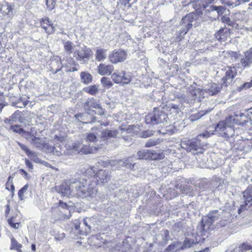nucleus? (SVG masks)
Returning <instances> with one entry per match:
<instances>
[{"label": "nucleus", "mask_w": 252, "mask_h": 252, "mask_svg": "<svg viewBox=\"0 0 252 252\" xmlns=\"http://www.w3.org/2000/svg\"><path fill=\"white\" fill-rule=\"evenodd\" d=\"M98 177L96 173L88 179L82 177L74 181L71 185V188L75 189L74 195L82 198L94 197L97 191L95 186L100 180Z\"/></svg>", "instance_id": "obj_1"}, {"label": "nucleus", "mask_w": 252, "mask_h": 252, "mask_svg": "<svg viewBox=\"0 0 252 252\" xmlns=\"http://www.w3.org/2000/svg\"><path fill=\"white\" fill-rule=\"evenodd\" d=\"M68 63L63 65L61 57L59 56H53L51 58L49 63V69L53 74H56L61 71L63 67L65 68V71L67 72H74L78 70V64L72 57L68 59Z\"/></svg>", "instance_id": "obj_2"}, {"label": "nucleus", "mask_w": 252, "mask_h": 252, "mask_svg": "<svg viewBox=\"0 0 252 252\" xmlns=\"http://www.w3.org/2000/svg\"><path fill=\"white\" fill-rule=\"evenodd\" d=\"M238 123L235 122V118L233 116H230L225 120L220 121L213 127L215 131L223 137H229L234 135V129L233 125Z\"/></svg>", "instance_id": "obj_3"}, {"label": "nucleus", "mask_w": 252, "mask_h": 252, "mask_svg": "<svg viewBox=\"0 0 252 252\" xmlns=\"http://www.w3.org/2000/svg\"><path fill=\"white\" fill-rule=\"evenodd\" d=\"M83 107L85 112L89 115L101 116L105 113L99 101L94 97L88 98L84 103Z\"/></svg>", "instance_id": "obj_4"}, {"label": "nucleus", "mask_w": 252, "mask_h": 252, "mask_svg": "<svg viewBox=\"0 0 252 252\" xmlns=\"http://www.w3.org/2000/svg\"><path fill=\"white\" fill-rule=\"evenodd\" d=\"M10 206L9 203L5 205V216L7 218V222L9 226L14 229H18L22 226L23 221L22 215L19 212L9 215Z\"/></svg>", "instance_id": "obj_5"}, {"label": "nucleus", "mask_w": 252, "mask_h": 252, "mask_svg": "<svg viewBox=\"0 0 252 252\" xmlns=\"http://www.w3.org/2000/svg\"><path fill=\"white\" fill-rule=\"evenodd\" d=\"M168 118L162 111L156 108L153 112L146 116L145 122L147 124L156 125L159 123H167Z\"/></svg>", "instance_id": "obj_6"}, {"label": "nucleus", "mask_w": 252, "mask_h": 252, "mask_svg": "<svg viewBox=\"0 0 252 252\" xmlns=\"http://www.w3.org/2000/svg\"><path fill=\"white\" fill-rule=\"evenodd\" d=\"M197 18V15L194 13H190L183 17L180 22L182 26L180 34H186L192 27L193 22L196 21Z\"/></svg>", "instance_id": "obj_7"}, {"label": "nucleus", "mask_w": 252, "mask_h": 252, "mask_svg": "<svg viewBox=\"0 0 252 252\" xmlns=\"http://www.w3.org/2000/svg\"><path fill=\"white\" fill-rule=\"evenodd\" d=\"M40 27L47 35L53 34L56 31V25L48 17L45 16L39 19Z\"/></svg>", "instance_id": "obj_8"}, {"label": "nucleus", "mask_w": 252, "mask_h": 252, "mask_svg": "<svg viewBox=\"0 0 252 252\" xmlns=\"http://www.w3.org/2000/svg\"><path fill=\"white\" fill-rule=\"evenodd\" d=\"M206 136V134L203 133L199 134L197 136L196 139L194 141H188L186 144V150L188 152H191L193 154L197 153H202V149L201 148L202 144L201 143V138Z\"/></svg>", "instance_id": "obj_9"}, {"label": "nucleus", "mask_w": 252, "mask_h": 252, "mask_svg": "<svg viewBox=\"0 0 252 252\" xmlns=\"http://www.w3.org/2000/svg\"><path fill=\"white\" fill-rule=\"evenodd\" d=\"M243 198L244 202L240 205L238 212L240 214L241 212L247 209L252 204V185H250L243 192Z\"/></svg>", "instance_id": "obj_10"}, {"label": "nucleus", "mask_w": 252, "mask_h": 252, "mask_svg": "<svg viewBox=\"0 0 252 252\" xmlns=\"http://www.w3.org/2000/svg\"><path fill=\"white\" fill-rule=\"evenodd\" d=\"M111 78L115 83L122 84H127L131 81L130 75L123 71L114 72L112 75Z\"/></svg>", "instance_id": "obj_11"}, {"label": "nucleus", "mask_w": 252, "mask_h": 252, "mask_svg": "<svg viewBox=\"0 0 252 252\" xmlns=\"http://www.w3.org/2000/svg\"><path fill=\"white\" fill-rule=\"evenodd\" d=\"M73 55L77 61H85L88 60L92 56L93 52L90 48L85 47L81 50H75Z\"/></svg>", "instance_id": "obj_12"}, {"label": "nucleus", "mask_w": 252, "mask_h": 252, "mask_svg": "<svg viewBox=\"0 0 252 252\" xmlns=\"http://www.w3.org/2000/svg\"><path fill=\"white\" fill-rule=\"evenodd\" d=\"M83 224L86 227L84 230L80 228V225L81 224V221L78 220H75L73 222L72 229L80 235H86L91 231V227L88 224L86 219H84Z\"/></svg>", "instance_id": "obj_13"}, {"label": "nucleus", "mask_w": 252, "mask_h": 252, "mask_svg": "<svg viewBox=\"0 0 252 252\" xmlns=\"http://www.w3.org/2000/svg\"><path fill=\"white\" fill-rule=\"evenodd\" d=\"M220 91V88L215 83H211L209 84L207 88L203 90H197L190 92V94L193 95H196L197 93H200L204 94V93L208 94L210 95H214L217 94Z\"/></svg>", "instance_id": "obj_14"}, {"label": "nucleus", "mask_w": 252, "mask_h": 252, "mask_svg": "<svg viewBox=\"0 0 252 252\" xmlns=\"http://www.w3.org/2000/svg\"><path fill=\"white\" fill-rule=\"evenodd\" d=\"M237 74L236 69L234 67H228L226 70L225 75L222 78L223 81L222 85L225 87L232 83L233 78Z\"/></svg>", "instance_id": "obj_15"}, {"label": "nucleus", "mask_w": 252, "mask_h": 252, "mask_svg": "<svg viewBox=\"0 0 252 252\" xmlns=\"http://www.w3.org/2000/svg\"><path fill=\"white\" fill-rule=\"evenodd\" d=\"M102 234L101 236L99 235H92L88 239V243L90 245L95 247H101L107 243V241L103 238Z\"/></svg>", "instance_id": "obj_16"}, {"label": "nucleus", "mask_w": 252, "mask_h": 252, "mask_svg": "<svg viewBox=\"0 0 252 252\" xmlns=\"http://www.w3.org/2000/svg\"><path fill=\"white\" fill-rule=\"evenodd\" d=\"M13 6L5 1L0 4V12L4 16H12L13 15Z\"/></svg>", "instance_id": "obj_17"}, {"label": "nucleus", "mask_w": 252, "mask_h": 252, "mask_svg": "<svg viewBox=\"0 0 252 252\" xmlns=\"http://www.w3.org/2000/svg\"><path fill=\"white\" fill-rule=\"evenodd\" d=\"M126 59V52L122 50L114 51L111 56V63H116L124 61Z\"/></svg>", "instance_id": "obj_18"}, {"label": "nucleus", "mask_w": 252, "mask_h": 252, "mask_svg": "<svg viewBox=\"0 0 252 252\" xmlns=\"http://www.w3.org/2000/svg\"><path fill=\"white\" fill-rule=\"evenodd\" d=\"M233 117L237 118H235V122H237L238 123L235 124L240 125H245L249 121V120L251 119L248 113L247 114H245L244 113H240L239 114H235Z\"/></svg>", "instance_id": "obj_19"}, {"label": "nucleus", "mask_w": 252, "mask_h": 252, "mask_svg": "<svg viewBox=\"0 0 252 252\" xmlns=\"http://www.w3.org/2000/svg\"><path fill=\"white\" fill-rule=\"evenodd\" d=\"M230 34V30L227 28L220 29L215 34L216 37L220 41H225Z\"/></svg>", "instance_id": "obj_20"}, {"label": "nucleus", "mask_w": 252, "mask_h": 252, "mask_svg": "<svg viewBox=\"0 0 252 252\" xmlns=\"http://www.w3.org/2000/svg\"><path fill=\"white\" fill-rule=\"evenodd\" d=\"M252 63V48L245 53V58L241 59L242 65L246 67L249 66Z\"/></svg>", "instance_id": "obj_21"}, {"label": "nucleus", "mask_w": 252, "mask_h": 252, "mask_svg": "<svg viewBox=\"0 0 252 252\" xmlns=\"http://www.w3.org/2000/svg\"><path fill=\"white\" fill-rule=\"evenodd\" d=\"M60 189L61 193L65 196H70L74 195V191L75 190L74 188H72L71 189V188L69 186H68L66 184H62L60 186Z\"/></svg>", "instance_id": "obj_22"}, {"label": "nucleus", "mask_w": 252, "mask_h": 252, "mask_svg": "<svg viewBox=\"0 0 252 252\" xmlns=\"http://www.w3.org/2000/svg\"><path fill=\"white\" fill-rule=\"evenodd\" d=\"M83 91L85 93L91 95L95 96L98 94L99 92L98 85L95 84L90 85L89 86L84 87L83 89Z\"/></svg>", "instance_id": "obj_23"}, {"label": "nucleus", "mask_w": 252, "mask_h": 252, "mask_svg": "<svg viewBox=\"0 0 252 252\" xmlns=\"http://www.w3.org/2000/svg\"><path fill=\"white\" fill-rule=\"evenodd\" d=\"M232 252H252V246L247 242L244 243L239 248L234 249Z\"/></svg>", "instance_id": "obj_24"}, {"label": "nucleus", "mask_w": 252, "mask_h": 252, "mask_svg": "<svg viewBox=\"0 0 252 252\" xmlns=\"http://www.w3.org/2000/svg\"><path fill=\"white\" fill-rule=\"evenodd\" d=\"M225 9V8L223 6H215L212 5L209 6L208 8L206 10V11L211 12L215 11L217 12V17H218L223 14Z\"/></svg>", "instance_id": "obj_25"}, {"label": "nucleus", "mask_w": 252, "mask_h": 252, "mask_svg": "<svg viewBox=\"0 0 252 252\" xmlns=\"http://www.w3.org/2000/svg\"><path fill=\"white\" fill-rule=\"evenodd\" d=\"M81 82L86 85L91 83L93 81L92 75L88 72L82 71L80 73Z\"/></svg>", "instance_id": "obj_26"}, {"label": "nucleus", "mask_w": 252, "mask_h": 252, "mask_svg": "<svg viewBox=\"0 0 252 252\" xmlns=\"http://www.w3.org/2000/svg\"><path fill=\"white\" fill-rule=\"evenodd\" d=\"M149 152L150 160H160L163 159L165 157L164 154L162 152L157 153L153 150H149Z\"/></svg>", "instance_id": "obj_27"}, {"label": "nucleus", "mask_w": 252, "mask_h": 252, "mask_svg": "<svg viewBox=\"0 0 252 252\" xmlns=\"http://www.w3.org/2000/svg\"><path fill=\"white\" fill-rule=\"evenodd\" d=\"M132 157H129L126 159L125 160L120 159L119 161H114L113 163L115 164V162H119L123 166H125L127 168L132 169L134 167V163L133 161Z\"/></svg>", "instance_id": "obj_28"}, {"label": "nucleus", "mask_w": 252, "mask_h": 252, "mask_svg": "<svg viewBox=\"0 0 252 252\" xmlns=\"http://www.w3.org/2000/svg\"><path fill=\"white\" fill-rule=\"evenodd\" d=\"M10 240L11 245L10 247V249L11 250H15L17 252H22V245L18 243V242L13 237H12L10 238Z\"/></svg>", "instance_id": "obj_29"}, {"label": "nucleus", "mask_w": 252, "mask_h": 252, "mask_svg": "<svg viewBox=\"0 0 252 252\" xmlns=\"http://www.w3.org/2000/svg\"><path fill=\"white\" fill-rule=\"evenodd\" d=\"M209 219L208 215L202 219L201 225L202 230L207 231L211 225L214 223L213 221L209 220H210Z\"/></svg>", "instance_id": "obj_30"}, {"label": "nucleus", "mask_w": 252, "mask_h": 252, "mask_svg": "<svg viewBox=\"0 0 252 252\" xmlns=\"http://www.w3.org/2000/svg\"><path fill=\"white\" fill-rule=\"evenodd\" d=\"M98 72L101 75L110 74V66L100 63L98 66Z\"/></svg>", "instance_id": "obj_31"}, {"label": "nucleus", "mask_w": 252, "mask_h": 252, "mask_svg": "<svg viewBox=\"0 0 252 252\" xmlns=\"http://www.w3.org/2000/svg\"><path fill=\"white\" fill-rule=\"evenodd\" d=\"M13 177L9 176L5 184V189L10 191L12 195H13L15 191V187L13 183Z\"/></svg>", "instance_id": "obj_32"}, {"label": "nucleus", "mask_w": 252, "mask_h": 252, "mask_svg": "<svg viewBox=\"0 0 252 252\" xmlns=\"http://www.w3.org/2000/svg\"><path fill=\"white\" fill-rule=\"evenodd\" d=\"M64 50L65 52L70 55L73 53L74 50V45L72 42L70 41H67L63 42Z\"/></svg>", "instance_id": "obj_33"}, {"label": "nucleus", "mask_w": 252, "mask_h": 252, "mask_svg": "<svg viewBox=\"0 0 252 252\" xmlns=\"http://www.w3.org/2000/svg\"><path fill=\"white\" fill-rule=\"evenodd\" d=\"M250 0H225L224 3L232 7L239 5V4L249 1Z\"/></svg>", "instance_id": "obj_34"}, {"label": "nucleus", "mask_w": 252, "mask_h": 252, "mask_svg": "<svg viewBox=\"0 0 252 252\" xmlns=\"http://www.w3.org/2000/svg\"><path fill=\"white\" fill-rule=\"evenodd\" d=\"M18 144L21 149L23 150L26 155L29 157H36L37 154L36 153L31 151L27 146L26 145L20 143L18 142Z\"/></svg>", "instance_id": "obj_35"}, {"label": "nucleus", "mask_w": 252, "mask_h": 252, "mask_svg": "<svg viewBox=\"0 0 252 252\" xmlns=\"http://www.w3.org/2000/svg\"><path fill=\"white\" fill-rule=\"evenodd\" d=\"M210 111V110H209V111H204V110L200 111L197 113L191 115L189 116V118L191 121H192V122L195 121H196V120L199 119L202 116H203L204 115H205V114H206Z\"/></svg>", "instance_id": "obj_36"}, {"label": "nucleus", "mask_w": 252, "mask_h": 252, "mask_svg": "<svg viewBox=\"0 0 252 252\" xmlns=\"http://www.w3.org/2000/svg\"><path fill=\"white\" fill-rule=\"evenodd\" d=\"M208 215L210 218L209 220L210 221H213L214 223L216 220H219L220 218V214L219 213V211L217 210L210 212Z\"/></svg>", "instance_id": "obj_37"}, {"label": "nucleus", "mask_w": 252, "mask_h": 252, "mask_svg": "<svg viewBox=\"0 0 252 252\" xmlns=\"http://www.w3.org/2000/svg\"><path fill=\"white\" fill-rule=\"evenodd\" d=\"M162 142V140L160 138L150 139L147 142L145 146L147 148L153 147L159 144Z\"/></svg>", "instance_id": "obj_38"}, {"label": "nucleus", "mask_w": 252, "mask_h": 252, "mask_svg": "<svg viewBox=\"0 0 252 252\" xmlns=\"http://www.w3.org/2000/svg\"><path fill=\"white\" fill-rule=\"evenodd\" d=\"M105 50L102 49H97L96 51L95 59L98 61H101L106 58Z\"/></svg>", "instance_id": "obj_39"}, {"label": "nucleus", "mask_w": 252, "mask_h": 252, "mask_svg": "<svg viewBox=\"0 0 252 252\" xmlns=\"http://www.w3.org/2000/svg\"><path fill=\"white\" fill-rule=\"evenodd\" d=\"M181 243H178L176 244H171L164 250V252H176L180 250Z\"/></svg>", "instance_id": "obj_40"}, {"label": "nucleus", "mask_w": 252, "mask_h": 252, "mask_svg": "<svg viewBox=\"0 0 252 252\" xmlns=\"http://www.w3.org/2000/svg\"><path fill=\"white\" fill-rule=\"evenodd\" d=\"M137 156L140 159H149V150L140 151L137 153Z\"/></svg>", "instance_id": "obj_41"}, {"label": "nucleus", "mask_w": 252, "mask_h": 252, "mask_svg": "<svg viewBox=\"0 0 252 252\" xmlns=\"http://www.w3.org/2000/svg\"><path fill=\"white\" fill-rule=\"evenodd\" d=\"M9 129L21 135L23 134L24 130V129L21 127V126L18 125H11L9 127Z\"/></svg>", "instance_id": "obj_42"}, {"label": "nucleus", "mask_w": 252, "mask_h": 252, "mask_svg": "<svg viewBox=\"0 0 252 252\" xmlns=\"http://www.w3.org/2000/svg\"><path fill=\"white\" fill-rule=\"evenodd\" d=\"M31 141L32 144H34L36 147L41 148L44 146V143L40 137L34 136Z\"/></svg>", "instance_id": "obj_43"}, {"label": "nucleus", "mask_w": 252, "mask_h": 252, "mask_svg": "<svg viewBox=\"0 0 252 252\" xmlns=\"http://www.w3.org/2000/svg\"><path fill=\"white\" fill-rule=\"evenodd\" d=\"M137 0H119L118 2V4L124 5L125 7L129 8L131 6V4L135 3Z\"/></svg>", "instance_id": "obj_44"}, {"label": "nucleus", "mask_w": 252, "mask_h": 252, "mask_svg": "<svg viewBox=\"0 0 252 252\" xmlns=\"http://www.w3.org/2000/svg\"><path fill=\"white\" fill-rule=\"evenodd\" d=\"M193 245V242L189 239H186L184 241L182 246L180 245V249L183 250L184 249L189 248L192 247Z\"/></svg>", "instance_id": "obj_45"}, {"label": "nucleus", "mask_w": 252, "mask_h": 252, "mask_svg": "<svg viewBox=\"0 0 252 252\" xmlns=\"http://www.w3.org/2000/svg\"><path fill=\"white\" fill-rule=\"evenodd\" d=\"M101 83L103 87L108 89L110 87V81L109 78L106 77H103L101 79Z\"/></svg>", "instance_id": "obj_46"}, {"label": "nucleus", "mask_w": 252, "mask_h": 252, "mask_svg": "<svg viewBox=\"0 0 252 252\" xmlns=\"http://www.w3.org/2000/svg\"><path fill=\"white\" fill-rule=\"evenodd\" d=\"M22 136H24L27 140L31 139L32 140L35 135L32 133V129H31V131L24 130Z\"/></svg>", "instance_id": "obj_47"}, {"label": "nucleus", "mask_w": 252, "mask_h": 252, "mask_svg": "<svg viewBox=\"0 0 252 252\" xmlns=\"http://www.w3.org/2000/svg\"><path fill=\"white\" fill-rule=\"evenodd\" d=\"M56 0H46V4L49 10H52L55 7Z\"/></svg>", "instance_id": "obj_48"}, {"label": "nucleus", "mask_w": 252, "mask_h": 252, "mask_svg": "<svg viewBox=\"0 0 252 252\" xmlns=\"http://www.w3.org/2000/svg\"><path fill=\"white\" fill-rule=\"evenodd\" d=\"M136 128V126L134 125H129L128 127L122 128L121 129L123 130H126L127 133H135L136 131L135 129Z\"/></svg>", "instance_id": "obj_49"}, {"label": "nucleus", "mask_w": 252, "mask_h": 252, "mask_svg": "<svg viewBox=\"0 0 252 252\" xmlns=\"http://www.w3.org/2000/svg\"><path fill=\"white\" fill-rule=\"evenodd\" d=\"M110 137V130H103L101 133V138L103 141H105Z\"/></svg>", "instance_id": "obj_50"}, {"label": "nucleus", "mask_w": 252, "mask_h": 252, "mask_svg": "<svg viewBox=\"0 0 252 252\" xmlns=\"http://www.w3.org/2000/svg\"><path fill=\"white\" fill-rule=\"evenodd\" d=\"M86 140L88 142H95L96 140V136L94 133H88L87 134Z\"/></svg>", "instance_id": "obj_51"}, {"label": "nucleus", "mask_w": 252, "mask_h": 252, "mask_svg": "<svg viewBox=\"0 0 252 252\" xmlns=\"http://www.w3.org/2000/svg\"><path fill=\"white\" fill-rule=\"evenodd\" d=\"M29 187L28 185H25L23 188H22L18 191V196L20 199H22L24 196V193L27 191Z\"/></svg>", "instance_id": "obj_52"}, {"label": "nucleus", "mask_w": 252, "mask_h": 252, "mask_svg": "<svg viewBox=\"0 0 252 252\" xmlns=\"http://www.w3.org/2000/svg\"><path fill=\"white\" fill-rule=\"evenodd\" d=\"M65 137L62 135H56L54 136V139L58 143H62L65 140Z\"/></svg>", "instance_id": "obj_53"}, {"label": "nucleus", "mask_w": 252, "mask_h": 252, "mask_svg": "<svg viewBox=\"0 0 252 252\" xmlns=\"http://www.w3.org/2000/svg\"><path fill=\"white\" fill-rule=\"evenodd\" d=\"M5 97L3 94L0 92V110H1L4 106Z\"/></svg>", "instance_id": "obj_54"}, {"label": "nucleus", "mask_w": 252, "mask_h": 252, "mask_svg": "<svg viewBox=\"0 0 252 252\" xmlns=\"http://www.w3.org/2000/svg\"><path fill=\"white\" fill-rule=\"evenodd\" d=\"M153 135V131L151 130H147L144 131L142 133V137L143 138H147L148 137H150L151 136H152Z\"/></svg>", "instance_id": "obj_55"}, {"label": "nucleus", "mask_w": 252, "mask_h": 252, "mask_svg": "<svg viewBox=\"0 0 252 252\" xmlns=\"http://www.w3.org/2000/svg\"><path fill=\"white\" fill-rule=\"evenodd\" d=\"M25 164L27 167L29 169V170L32 171L33 169V166L32 163L28 159L26 158L25 159Z\"/></svg>", "instance_id": "obj_56"}, {"label": "nucleus", "mask_w": 252, "mask_h": 252, "mask_svg": "<svg viewBox=\"0 0 252 252\" xmlns=\"http://www.w3.org/2000/svg\"><path fill=\"white\" fill-rule=\"evenodd\" d=\"M81 152L85 154L92 153V149L87 146H84L81 149Z\"/></svg>", "instance_id": "obj_57"}, {"label": "nucleus", "mask_w": 252, "mask_h": 252, "mask_svg": "<svg viewBox=\"0 0 252 252\" xmlns=\"http://www.w3.org/2000/svg\"><path fill=\"white\" fill-rule=\"evenodd\" d=\"M252 87V81L250 82H246L244 83L242 87H240V90H242L244 88L248 89Z\"/></svg>", "instance_id": "obj_58"}, {"label": "nucleus", "mask_w": 252, "mask_h": 252, "mask_svg": "<svg viewBox=\"0 0 252 252\" xmlns=\"http://www.w3.org/2000/svg\"><path fill=\"white\" fill-rule=\"evenodd\" d=\"M58 204H59V206L63 208H64V209H68V208L69 206H68L67 203L63 202V201H62L61 200H59Z\"/></svg>", "instance_id": "obj_59"}, {"label": "nucleus", "mask_w": 252, "mask_h": 252, "mask_svg": "<svg viewBox=\"0 0 252 252\" xmlns=\"http://www.w3.org/2000/svg\"><path fill=\"white\" fill-rule=\"evenodd\" d=\"M120 160H117V161H119ZM117 161V160H111V167H115V168H120L121 166H123V165H121L119 162H115L114 164V162Z\"/></svg>", "instance_id": "obj_60"}, {"label": "nucleus", "mask_w": 252, "mask_h": 252, "mask_svg": "<svg viewBox=\"0 0 252 252\" xmlns=\"http://www.w3.org/2000/svg\"><path fill=\"white\" fill-rule=\"evenodd\" d=\"M223 22L226 23L229 25H231L232 24L233 22L228 17H224L222 19Z\"/></svg>", "instance_id": "obj_61"}, {"label": "nucleus", "mask_w": 252, "mask_h": 252, "mask_svg": "<svg viewBox=\"0 0 252 252\" xmlns=\"http://www.w3.org/2000/svg\"><path fill=\"white\" fill-rule=\"evenodd\" d=\"M163 235H164V241H165V243H166V241L168 240V235H169V232L167 230H165L163 231Z\"/></svg>", "instance_id": "obj_62"}, {"label": "nucleus", "mask_w": 252, "mask_h": 252, "mask_svg": "<svg viewBox=\"0 0 252 252\" xmlns=\"http://www.w3.org/2000/svg\"><path fill=\"white\" fill-rule=\"evenodd\" d=\"M19 172L22 175H24V176L25 178H26L27 179H28L29 178H28V174L24 169H20Z\"/></svg>", "instance_id": "obj_63"}, {"label": "nucleus", "mask_w": 252, "mask_h": 252, "mask_svg": "<svg viewBox=\"0 0 252 252\" xmlns=\"http://www.w3.org/2000/svg\"><path fill=\"white\" fill-rule=\"evenodd\" d=\"M35 162L43 164L47 167H49L52 168H53V167L50 164H49L48 162H47L46 161L38 160V161H35Z\"/></svg>", "instance_id": "obj_64"}]
</instances>
